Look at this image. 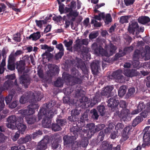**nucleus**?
I'll return each instance as SVG.
<instances>
[{"mask_svg":"<svg viewBox=\"0 0 150 150\" xmlns=\"http://www.w3.org/2000/svg\"><path fill=\"white\" fill-rule=\"evenodd\" d=\"M41 37L40 33L39 32H37L36 33H34L31 34L29 37H26V38L29 39H31L32 38L33 40L36 41L39 39Z\"/></svg>","mask_w":150,"mask_h":150,"instance_id":"7c9ffc66","label":"nucleus"},{"mask_svg":"<svg viewBox=\"0 0 150 150\" xmlns=\"http://www.w3.org/2000/svg\"><path fill=\"white\" fill-rule=\"evenodd\" d=\"M120 106L122 109H127V108L128 104L126 103V101L123 100H121L119 103Z\"/></svg>","mask_w":150,"mask_h":150,"instance_id":"0e129e2a","label":"nucleus"},{"mask_svg":"<svg viewBox=\"0 0 150 150\" xmlns=\"http://www.w3.org/2000/svg\"><path fill=\"white\" fill-rule=\"evenodd\" d=\"M22 122H18L16 125V126L18 130V132H20V133L22 134H23L24 132L27 128L26 125L21 123Z\"/></svg>","mask_w":150,"mask_h":150,"instance_id":"cd10ccee","label":"nucleus"},{"mask_svg":"<svg viewBox=\"0 0 150 150\" xmlns=\"http://www.w3.org/2000/svg\"><path fill=\"white\" fill-rule=\"evenodd\" d=\"M105 127V125L104 124H99L96 126L93 123L87 124L85 127L88 129L86 136L89 139H90L95 132L103 129Z\"/></svg>","mask_w":150,"mask_h":150,"instance_id":"20e7f679","label":"nucleus"},{"mask_svg":"<svg viewBox=\"0 0 150 150\" xmlns=\"http://www.w3.org/2000/svg\"><path fill=\"white\" fill-rule=\"evenodd\" d=\"M13 82L11 80H8L6 81L4 85V90H8L12 87Z\"/></svg>","mask_w":150,"mask_h":150,"instance_id":"58836bf2","label":"nucleus"},{"mask_svg":"<svg viewBox=\"0 0 150 150\" xmlns=\"http://www.w3.org/2000/svg\"><path fill=\"white\" fill-rule=\"evenodd\" d=\"M103 131H100L98 136L97 139L98 141H102L104 139L105 134Z\"/></svg>","mask_w":150,"mask_h":150,"instance_id":"052dcab7","label":"nucleus"},{"mask_svg":"<svg viewBox=\"0 0 150 150\" xmlns=\"http://www.w3.org/2000/svg\"><path fill=\"white\" fill-rule=\"evenodd\" d=\"M71 74L74 76V77H81V74L79 71L75 68H73L71 69Z\"/></svg>","mask_w":150,"mask_h":150,"instance_id":"3c124183","label":"nucleus"},{"mask_svg":"<svg viewBox=\"0 0 150 150\" xmlns=\"http://www.w3.org/2000/svg\"><path fill=\"white\" fill-rule=\"evenodd\" d=\"M126 92V86H121L119 89L118 91V95L120 97L123 96Z\"/></svg>","mask_w":150,"mask_h":150,"instance_id":"ea45409f","label":"nucleus"},{"mask_svg":"<svg viewBox=\"0 0 150 150\" xmlns=\"http://www.w3.org/2000/svg\"><path fill=\"white\" fill-rule=\"evenodd\" d=\"M139 23L144 25L150 21V19L149 17L146 16H142L138 19Z\"/></svg>","mask_w":150,"mask_h":150,"instance_id":"c756f323","label":"nucleus"},{"mask_svg":"<svg viewBox=\"0 0 150 150\" xmlns=\"http://www.w3.org/2000/svg\"><path fill=\"white\" fill-rule=\"evenodd\" d=\"M114 125L112 123L109 124L108 127L106 128L104 130V131L105 133L108 134H109L112 132L114 130Z\"/></svg>","mask_w":150,"mask_h":150,"instance_id":"e433bc0d","label":"nucleus"},{"mask_svg":"<svg viewBox=\"0 0 150 150\" xmlns=\"http://www.w3.org/2000/svg\"><path fill=\"white\" fill-rule=\"evenodd\" d=\"M122 71L121 70H117L113 73L112 76L117 82L123 83L125 81V78L122 75Z\"/></svg>","mask_w":150,"mask_h":150,"instance_id":"1a4fd4ad","label":"nucleus"},{"mask_svg":"<svg viewBox=\"0 0 150 150\" xmlns=\"http://www.w3.org/2000/svg\"><path fill=\"white\" fill-rule=\"evenodd\" d=\"M139 29V26L137 23L135 21H132L129 24L128 31L129 33L134 35L135 31H138Z\"/></svg>","mask_w":150,"mask_h":150,"instance_id":"dca6fc26","label":"nucleus"},{"mask_svg":"<svg viewBox=\"0 0 150 150\" xmlns=\"http://www.w3.org/2000/svg\"><path fill=\"white\" fill-rule=\"evenodd\" d=\"M76 59L77 61V63L76 64L77 67L79 68H80L84 74H87L88 73V70L85 63L82 59H79L77 57H76Z\"/></svg>","mask_w":150,"mask_h":150,"instance_id":"4468645a","label":"nucleus"},{"mask_svg":"<svg viewBox=\"0 0 150 150\" xmlns=\"http://www.w3.org/2000/svg\"><path fill=\"white\" fill-rule=\"evenodd\" d=\"M133 50V47L130 46L125 47L123 50H120L118 53L116 54L114 56H123L125 55L126 53H129Z\"/></svg>","mask_w":150,"mask_h":150,"instance_id":"4be33fe9","label":"nucleus"},{"mask_svg":"<svg viewBox=\"0 0 150 150\" xmlns=\"http://www.w3.org/2000/svg\"><path fill=\"white\" fill-rule=\"evenodd\" d=\"M74 88L72 86L67 87L65 89L64 93L68 95H69L73 91Z\"/></svg>","mask_w":150,"mask_h":150,"instance_id":"5fc2aeb1","label":"nucleus"},{"mask_svg":"<svg viewBox=\"0 0 150 150\" xmlns=\"http://www.w3.org/2000/svg\"><path fill=\"white\" fill-rule=\"evenodd\" d=\"M41 47L42 49L47 50L45 53L42 55V56H54V55L50 52L53 50L54 47H51L48 46L47 45L45 44L41 45Z\"/></svg>","mask_w":150,"mask_h":150,"instance_id":"412c9836","label":"nucleus"},{"mask_svg":"<svg viewBox=\"0 0 150 150\" xmlns=\"http://www.w3.org/2000/svg\"><path fill=\"white\" fill-rule=\"evenodd\" d=\"M138 57H133L132 61H131V64L134 68L139 69V62L138 60Z\"/></svg>","mask_w":150,"mask_h":150,"instance_id":"c9c22d12","label":"nucleus"},{"mask_svg":"<svg viewBox=\"0 0 150 150\" xmlns=\"http://www.w3.org/2000/svg\"><path fill=\"white\" fill-rule=\"evenodd\" d=\"M56 114V112H51L50 115H48L47 117H45L42 121L43 126L45 128L50 127L51 125L52 119L54 115Z\"/></svg>","mask_w":150,"mask_h":150,"instance_id":"9b49d317","label":"nucleus"},{"mask_svg":"<svg viewBox=\"0 0 150 150\" xmlns=\"http://www.w3.org/2000/svg\"><path fill=\"white\" fill-rule=\"evenodd\" d=\"M63 80L61 78H58L55 81L54 86L57 87H62L63 85Z\"/></svg>","mask_w":150,"mask_h":150,"instance_id":"09e8293b","label":"nucleus"},{"mask_svg":"<svg viewBox=\"0 0 150 150\" xmlns=\"http://www.w3.org/2000/svg\"><path fill=\"white\" fill-rule=\"evenodd\" d=\"M73 42V40H70L69 42L67 41L66 40H65L63 42V43L64 44L65 47L67 48L71 46Z\"/></svg>","mask_w":150,"mask_h":150,"instance_id":"774afa93","label":"nucleus"},{"mask_svg":"<svg viewBox=\"0 0 150 150\" xmlns=\"http://www.w3.org/2000/svg\"><path fill=\"white\" fill-rule=\"evenodd\" d=\"M82 138L81 140L78 142H76L74 144L76 146L75 148H77L78 147L82 146L83 147H86L88 144V138L87 136H84L83 137H80Z\"/></svg>","mask_w":150,"mask_h":150,"instance_id":"2eb2a0df","label":"nucleus"},{"mask_svg":"<svg viewBox=\"0 0 150 150\" xmlns=\"http://www.w3.org/2000/svg\"><path fill=\"white\" fill-rule=\"evenodd\" d=\"M150 113V103H148L147 104V107L145 110L142 111V112L140 113V116L142 117L145 118L147 116H149Z\"/></svg>","mask_w":150,"mask_h":150,"instance_id":"393cba45","label":"nucleus"},{"mask_svg":"<svg viewBox=\"0 0 150 150\" xmlns=\"http://www.w3.org/2000/svg\"><path fill=\"white\" fill-rule=\"evenodd\" d=\"M100 62L98 61H94L91 64V67L92 71L94 74L96 75L98 73L100 67Z\"/></svg>","mask_w":150,"mask_h":150,"instance_id":"6ab92c4d","label":"nucleus"},{"mask_svg":"<svg viewBox=\"0 0 150 150\" xmlns=\"http://www.w3.org/2000/svg\"><path fill=\"white\" fill-rule=\"evenodd\" d=\"M51 137L53 140L54 139V141L60 143L62 141V137L58 134H54V135H52Z\"/></svg>","mask_w":150,"mask_h":150,"instance_id":"49530a36","label":"nucleus"},{"mask_svg":"<svg viewBox=\"0 0 150 150\" xmlns=\"http://www.w3.org/2000/svg\"><path fill=\"white\" fill-rule=\"evenodd\" d=\"M19 80L20 83L25 88H28L30 83V78L27 74L21 75L19 78Z\"/></svg>","mask_w":150,"mask_h":150,"instance_id":"9d476101","label":"nucleus"},{"mask_svg":"<svg viewBox=\"0 0 150 150\" xmlns=\"http://www.w3.org/2000/svg\"><path fill=\"white\" fill-rule=\"evenodd\" d=\"M48 142V139L46 138L42 140L38 144L36 147L37 150H45L47 147V144Z\"/></svg>","mask_w":150,"mask_h":150,"instance_id":"aec40b11","label":"nucleus"},{"mask_svg":"<svg viewBox=\"0 0 150 150\" xmlns=\"http://www.w3.org/2000/svg\"><path fill=\"white\" fill-rule=\"evenodd\" d=\"M124 74L125 76L129 78H132L139 75L140 73L137 70L133 69H126L124 70Z\"/></svg>","mask_w":150,"mask_h":150,"instance_id":"ddd939ff","label":"nucleus"},{"mask_svg":"<svg viewBox=\"0 0 150 150\" xmlns=\"http://www.w3.org/2000/svg\"><path fill=\"white\" fill-rule=\"evenodd\" d=\"M16 93V91L13 89H12L10 91L9 93V94L5 98V101L7 104H8L10 103V102L11 101L14 95H15Z\"/></svg>","mask_w":150,"mask_h":150,"instance_id":"c85d7f7f","label":"nucleus"},{"mask_svg":"<svg viewBox=\"0 0 150 150\" xmlns=\"http://www.w3.org/2000/svg\"><path fill=\"white\" fill-rule=\"evenodd\" d=\"M36 101L34 93L31 91L26 92L21 96L19 100L20 102L23 104L28 101L31 103L32 104L29 105L28 108H31L34 110L38 109L40 106L38 104L35 103Z\"/></svg>","mask_w":150,"mask_h":150,"instance_id":"f257e3e1","label":"nucleus"},{"mask_svg":"<svg viewBox=\"0 0 150 150\" xmlns=\"http://www.w3.org/2000/svg\"><path fill=\"white\" fill-rule=\"evenodd\" d=\"M143 140L144 143L149 142L150 141V133H144Z\"/></svg>","mask_w":150,"mask_h":150,"instance_id":"864d4df0","label":"nucleus"},{"mask_svg":"<svg viewBox=\"0 0 150 150\" xmlns=\"http://www.w3.org/2000/svg\"><path fill=\"white\" fill-rule=\"evenodd\" d=\"M101 96L99 93H97L93 99H91L90 105L91 107L96 104L101 100Z\"/></svg>","mask_w":150,"mask_h":150,"instance_id":"5701e85b","label":"nucleus"},{"mask_svg":"<svg viewBox=\"0 0 150 150\" xmlns=\"http://www.w3.org/2000/svg\"><path fill=\"white\" fill-rule=\"evenodd\" d=\"M71 135H66L63 137V140L64 145H67L73 143L76 139L79 136L77 133L73 134V132H71Z\"/></svg>","mask_w":150,"mask_h":150,"instance_id":"0eeeda50","label":"nucleus"},{"mask_svg":"<svg viewBox=\"0 0 150 150\" xmlns=\"http://www.w3.org/2000/svg\"><path fill=\"white\" fill-rule=\"evenodd\" d=\"M14 84L15 86V88L16 90L13 88V89L15 90L16 91H17L18 93H22L23 92V90L22 88L19 87V86L17 83V80H15L14 82Z\"/></svg>","mask_w":150,"mask_h":150,"instance_id":"4d7b16f0","label":"nucleus"},{"mask_svg":"<svg viewBox=\"0 0 150 150\" xmlns=\"http://www.w3.org/2000/svg\"><path fill=\"white\" fill-rule=\"evenodd\" d=\"M26 119L27 123L30 124H33L36 121V118L35 116H28L26 117Z\"/></svg>","mask_w":150,"mask_h":150,"instance_id":"37998d69","label":"nucleus"},{"mask_svg":"<svg viewBox=\"0 0 150 150\" xmlns=\"http://www.w3.org/2000/svg\"><path fill=\"white\" fill-rule=\"evenodd\" d=\"M23 117L22 115L19 116H16L15 115H12L9 116L7 119V121L11 124H15L16 125L17 123L19 122H23Z\"/></svg>","mask_w":150,"mask_h":150,"instance_id":"f8f14e48","label":"nucleus"},{"mask_svg":"<svg viewBox=\"0 0 150 150\" xmlns=\"http://www.w3.org/2000/svg\"><path fill=\"white\" fill-rule=\"evenodd\" d=\"M59 71V68L58 66L55 65L53 67L52 70H50L49 71L48 74L50 76H52L58 73Z\"/></svg>","mask_w":150,"mask_h":150,"instance_id":"72a5a7b5","label":"nucleus"},{"mask_svg":"<svg viewBox=\"0 0 150 150\" xmlns=\"http://www.w3.org/2000/svg\"><path fill=\"white\" fill-rule=\"evenodd\" d=\"M75 124L76 126L73 125V127L70 129V132H73V134H77L79 137L86 136L88 129V128L85 129L82 127L85 125L84 120H82L81 119L79 120L78 118L77 120L75 122Z\"/></svg>","mask_w":150,"mask_h":150,"instance_id":"7ed1b4c3","label":"nucleus"},{"mask_svg":"<svg viewBox=\"0 0 150 150\" xmlns=\"http://www.w3.org/2000/svg\"><path fill=\"white\" fill-rule=\"evenodd\" d=\"M51 127L52 129L55 132L59 131L62 129L61 127L57 123H52Z\"/></svg>","mask_w":150,"mask_h":150,"instance_id":"8fccbe9b","label":"nucleus"},{"mask_svg":"<svg viewBox=\"0 0 150 150\" xmlns=\"http://www.w3.org/2000/svg\"><path fill=\"white\" fill-rule=\"evenodd\" d=\"M13 39L16 42H20L21 40V35L20 33H17L14 35Z\"/></svg>","mask_w":150,"mask_h":150,"instance_id":"6e6d98bb","label":"nucleus"},{"mask_svg":"<svg viewBox=\"0 0 150 150\" xmlns=\"http://www.w3.org/2000/svg\"><path fill=\"white\" fill-rule=\"evenodd\" d=\"M62 117L60 115L58 116L56 120V122L61 127L67 124V121L66 119L62 118Z\"/></svg>","mask_w":150,"mask_h":150,"instance_id":"f704fd0d","label":"nucleus"},{"mask_svg":"<svg viewBox=\"0 0 150 150\" xmlns=\"http://www.w3.org/2000/svg\"><path fill=\"white\" fill-rule=\"evenodd\" d=\"M120 23L122 24L125 23H127L128 22V18L127 16H122L120 18Z\"/></svg>","mask_w":150,"mask_h":150,"instance_id":"338daca9","label":"nucleus"},{"mask_svg":"<svg viewBox=\"0 0 150 150\" xmlns=\"http://www.w3.org/2000/svg\"><path fill=\"white\" fill-rule=\"evenodd\" d=\"M79 14V13L77 12L76 10L73 11V9H72L71 12H70L68 14H67V16L68 17L72 16L76 17L78 16Z\"/></svg>","mask_w":150,"mask_h":150,"instance_id":"13d9d810","label":"nucleus"},{"mask_svg":"<svg viewBox=\"0 0 150 150\" xmlns=\"http://www.w3.org/2000/svg\"><path fill=\"white\" fill-rule=\"evenodd\" d=\"M81 54L83 55H85L86 56H91V55L89 54L88 52V48L86 47H83L82 50L81 51Z\"/></svg>","mask_w":150,"mask_h":150,"instance_id":"e2e57ef3","label":"nucleus"},{"mask_svg":"<svg viewBox=\"0 0 150 150\" xmlns=\"http://www.w3.org/2000/svg\"><path fill=\"white\" fill-rule=\"evenodd\" d=\"M90 113L91 114V117L94 119L97 120L98 119L99 115L96 109H93L91 110Z\"/></svg>","mask_w":150,"mask_h":150,"instance_id":"de8ad7c7","label":"nucleus"},{"mask_svg":"<svg viewBox=\"0 0 150 150\" xmlns=\"http://www.w3.org/2000/svg\"><path fill=\"white\" fill-rule=\"evenodd\" d=\"M117 96L116 95L108 100V105L111 108L112 110L114 111L117 108V107L119 104V102Z\"/></svg>","mask_w":150,"mask_h":150,"instance_id":"6e6552de","label":"nucleus"},{"mask_svg":"<svg viewBox=\"0 0 150 150\" xmlns=\"http://www.w3.org/2000/svg\"><path fill=\"white\" fill-rule=\"evenodd\" d=\"M91 49L93 51L94 54L96 55H101V56H108L107 51L96 43L95 42L92 45ZM116 49V47L114 45H111L109 56L112 55L115 53Z\"/></svg>","mask_w":150,"mask_h":150,"instance_id":"f03ea898","label":"nucleus"},{"mask_svg":"<svg viewBox=\"0 0 150 150\" xmlns=\"http://www.w3.org/2000/svg\"><path fill=\"white\" fill-rule=\"evenodd\" d=\"M56 47L59 50V51L54 56H62L64 54V49L62 43H59L56 45Z\"/></svg>","mask_w":150,"mask_h":150,"instance_id":"2f4dec72","label":"nucleus"},{"mask_svg":"<svg viewBox=\"0 0 150 150\" xmlns=\"http://www.w3.org/2000/svg\"><path fill=\"white\" fill-rule=\"evenodd\" d=\"M135 91V88H134L132 87L129 88L126 95L127 97L129 98L133 96Z\"/></svg>","mask_w":150,"mask_h":150,"instance_id":"603ef678","label":"nucleus"},{"mask_svg":"<svg viewBox=\"0 0 150 150\" xmlns=\"http://www.w3.org/2000/svg\"><path fill=\"white\" fill-rule=\"evenodd\" d=\"M30 139V136H26L25 137H21L17 141V143L19 145L25 144L29 141Z\"/></svg>","mask_w":150,"mask_h":150,"instance_id":"473e14b6","label":"nucleus"},{"mask_svg":"<svg viewBox=\"0 0 150 150\" xmlns=\"http://www.w3.org/2000/svg\"><path fill=\"white\" fill-rule=\"evenodd\" d=\"M113 147L112 144H110L108 142L103 141L101 145V148L102 150H112Z\"/></svg>","mask_w":150,"mask_h":150,"instance_id":"a878e982","label":"nucleus"},{"mask_svg":"<svg viewBox=\"0 0 150 150\" xmlns=\"http://www.w3.org/2000/svg\"><path fill=\"white\" fill-rule=\"evenodd\" d=\"M46 107L47 109L43 107L40 108L38 114L39 120L42 119V117L43 116H44L45 117H47L48 115H50L51 112H55V110L48 109L49 108L48 104H47Z\"/></svg>","mask_w":150,"mask_h":150,"instance_id":"423d86ee","label":"nucleus"},{"mask_svg":"<svg viewBox=\"0 0 150 150\" xmlns=\"http://www.w3.org/2000/svg\"><path fill=\"white\" fill-rule=\"evenodd\" d=\"M58 4H59V10L61 14L64 12V5L59 1H58Z\"/></svg>","mask_w":150,"mask_h":150,"instance_id":"680f3d73","label":"nucleus"},{"mask_svg":"<svg viewBox=\"0 0 150 150\" xmlns=\"http://www.w3.org/2000/svg\"><path fill=\"white\" fill-rule=\"evenodd\" d=\"M62 77L66 80L68 84L70 86H74L76 84H81L82 81L80 77L72 76L69 74H63Z\"/></svg>","mask_w":150,"mask_h":150,"instance_id":"39448f33","label":"nucleus"},{"mask_svg":"<svg viewBox=\"0 0 150 150\" xmlns=\"http://www.w3.org/2000/svg\"><path fill=\"white\" fill-rule=\"evenodd\" d=\"M28 109L20 110V113L24 115H30L35 113V110L31 108H28Z\"/></svg>","mask_w":150,"mask_h":150,"instance_id":"bb28decb","label":"nucleus"},{"mask_svg":"<svg viewBox=\"0 0 150 150\" xmlns=\"http://www.w3.org/2000/svg\"><path fill=\"white\" fill-rule=\"evenodd\" d=\"M121 57H115L114 58L113 57L112 59H110V57H103V60L105 62H106L108 63H111L114 60H117L119 59V58Z\"/></svg>","mask_w":150,"mask_h":150,"instance_id":"c03bdc74","label":"nucleus"},{"mask_svg":"<svg viewBox=\"0 0 150 150\" xmlns=\"http://www.w3.org/2000/svg\"><path fill=\"white\" fill-rule=\"evenodd\" d=\"M16 69L18 71L22 73L25 69V63L24 61L21 60L16 64Z\"/></svg>","mask_w":150,"mask_h":150,"instance_id":"b1692460","label":"nucleus"},{"mask_svg":"<svg viewBox=\"0 0 150 150\" xmlns=\"http://www.w3.org/2000/svg\"><path fill=\"white\" fill-rule=\"evenodd\" d=\"M75 90V94L76 96L79 97L81 96V93L83 91L82 90V87L80 85H78L76 86Z\"/></svg>","mask_w":150,"mask_h":150,"instance_id":"a19ab883","label":"nucleus"},{"mask_svg":"<svg viewBox=\"0 0 150 150\" xmlns=\"http://www.w3.org/2000/svg\"><path fill=\"white\" fill-rule=\"evenodd\" d=\"M91 24H93L94 26L96 28L100 27L101 25V24L100 23L98 22L96 20L94 19H92L91 20Z\"/></svg>","mask_w":150,"mask_h":150,"instance_id":"69168bd1","label":"nucleus"},{"mask_svg":"<svg viewBox=\"0 0 150 150\" xmlns=\"http://www.w3.org/2000/svg\"><path fill=\"white\" fill-rule=\"evenodd\" d=\"M143 120L142 117L141 116H138L136 117L133 120L132 125L133 127H135L138 124L142 122Z\"/></svg>","mask_w":150,"mask_h":150,"instance_id":"4c0bfd02","label":"nucleus"},{"mask_svg":"<svg viewBox=\"0 0 150 150\" xmlns=\"http://www.w3.org/2000/svg\"><path fill=\"white\" fill-rule=\"evenodd\" d=\"M113 89V87L111 86H107L102 89L100 94L103 96L110 97L111 96V92Z\"/></svg>","mask_w":150,"mask_h":150,"instance_id":"a211bd4d","label":"nucleus"},{"mask_svg":"<svg viewBox=\"0 0 150 150\" xmlns=\"http://www.w3.org/2000/svg\"><path fill=\"white\" fill-rule=\"evenodd\" d=\"M147 103H145L144 102L140 101L139 102L137 108H138L139 110L141 112L145 108L147 107Z\"/></svg>","mask_w":150,"mask_h":150,"instance_id":"79ce46f5","label":"nucleus"},{"mask_svg":"<svg viewBox=\"0 0 150 150\" xmlns=\"http://www.w3.org/2000/svg\"><path fill=\"white\" fill-rule=\"evenodd\" d=\"M97 109L100 115L103 116L105 114V107L104 105H101L97 107Z\"/></svg>","mask_w":150,"mask_h":150,"instance_id":"a18cd8bd","label":"nucleus"},{"mask_svg":"<svg viewBox=\"0 0 150 150\" xmlns=\"http://www.w3.org/2000/svg\"><path fill=\"white\" fill-rule=\"evenodd\" d=\"M77 119L78 118L76 116L73 115H72L71 116H69L68 118V119L69 121L73 122H74L73 125H75V122L77 120Z\"/></svg>","mask_w":150,"mask_h":150,"instance_id":"bf43d9fd","label":"nucleus"},{"mask_svg":"<svg viewBox=\"0 0 150 150\" xmlns=\"http://www.w3.org/2000/svg\"><path fill=\"white\" fill-rule=\"evenodd\" d=\"M117 109H118L117 108ZM115 110H116V109ZM129 111V110L128 109H122L120 113L118 110H116L114 113V116H117L118 115L120 118L125 120L128 116Z\"/></svg>","mask_w":150,"mask_h":150,"instance_id":"f3484780","label":"nucleus"}]
</instances>
